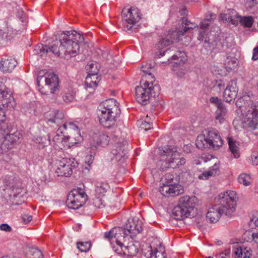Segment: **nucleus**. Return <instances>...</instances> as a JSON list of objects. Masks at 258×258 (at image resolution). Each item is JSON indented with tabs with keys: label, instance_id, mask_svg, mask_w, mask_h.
<instances>
[{
	"label": "nucleus",
	"instance_id": "obj_57",
	"mask_svg": "<svg viewBox=\"0 0 258 258\" xmlns=\"http://www.w3.org/2000/svg\"><path fill=\"white\" fill-rule=\"evenodd\" d=\"M17 16L22 22H24L26 21V15L23 11H18Z\"/></svg>",
	"mask_w": 258,
	"mask_h": 258
},
{
	"label": "nucleus",
	"instance_id": "obj_54",
	"mask_svg": "<svg viewBox=\"0 0 258 258\" xmlns=\"http://www.w3.org/2000/svg\"><path fill=\"white\" fill-rule=\"evenodd\" d=\"M250 235L251 239L253 240L255 243H258V232L256 233H252L251 234L250 231L246 232L244 233V236Z\"/></svg>",
	"mask_w": 258,
	"mask_h": 258
},
{
	"label": "nucleus",
	"instance_id": "obj_30",
	"mask_svg": "<svg viewBox=\"0 0 258 258\" xmlns=\"http://www.w3.org/2000/svg\"><path fill=\"white\" fill-rule=\"evenodd\" d=\"M4 111L0 106V117L3 115ZM12 131V128L7 122L0 119V144L4 139Z\"/></svg>",
	"mask_w": 258,
	"mask_h": 258
},
{
	"label": "nucleus",
	"instance_id": "obj_11",
	"mask_svg": "<svg viewBox=\"0 0 258 258\" xmlns=\"http://www.w3.org/2000/svg\"><path fill=\"white\" fill-rule=\"evenodd\" d=\"M78 165V162L74 158H62L58 162L56 173L58 176H70L73 173V169Z\"/></svg>",
	"mask_w": 258,
	"mask_h": 258
},
{
	"label": "nucleus",
	"instance_id": "obj_35",
	"mask_svg": "<svg viewBox=\"0 0 258 258\" xmlns=\"http://www.w3.org/2000/svg\"><path fill=\"white\" fill-rule=\"evenodd\" d=\"M229 149L231 154L235 158H238L240 156L239 149L238 144L231 138L228 139Z\"/></svg>",
	"mask_w": 258,
	"mask_h": 258
},
{
	"label": "nucleus",
	"instance_id": "obj_23",
	"mask_svg": "<svg viewBox=\"0 0 258 258\" xmlns=\"http://www.w3.org/2000/svg\"><path fill=\"white\" fill-rule=\"evenodd\" d=\"M187 60L185 53L183 51H177L176 54L173 55L170 58L168 59V64H171L173 68L178 67L185 63Z\"/></svg>",
	"mask_w": 258,
	"mask_h": 258
},
{
	"label": "nucleus",
	"instance_id": "obj_58",
	"mask_svg": "<svg viewBox=\"0 0 258 258\" xmlns=\"http://www.w3.org/2000/svg\"><path fill=\"white\" fill-rule=\"evenodd\" d=\"M0 229L6 232H11L12 228L7 224H2L0 225Z\"/></svg>",
	"mask_w": 258,
	"mask_h": 258
},
{
	"label": "nucleus",
	"instance_id": "obj_1",
	"mask_svg": "<svg viewBox=\"0 0 258 258\" xmlns=\"http://www.w3.org/2000/svg\"><path fill=\"white\" fill-rule=\"evenodd\" d=\"M238 198L235 191L227 190L215 198L218 205L209 209L206 218L211 223L217 222L222 214L231 217L235 212Z\"/></svg>",
	"mask_w": 258,
	"mask_h": 258
},
{
	"label": "nucleus",
	"instance_id": "obj_21",
	"mask_svg": "<svg viewBox=\"0 0 258 258\" xmlns=\"http://www.w3.org/2000/svg\"><path fill=\"white\" fill-rule=\"evenodd\" d=\"M17 64V61L15 58L5 55L1 58L0 69L4 73H10L14 70Z\"/></svg>",
	"mask_w": 258,
	"mask_h": 258
},
{
	"label": "nucleus",
	"instance_id": "obj_25",
	"mask_svg": "<svg viewBox=\"0 0 258 258\" xmlns=\"http://www.w3.org/2000/svg\"><path fill=\"white\" fill-rule=\"evenodd\" d=\"M197 198L195 196H186L179 199L178 204L184 209L188 210L190 214L197 202Z\"/></svg>",
	"mask_w": 258,
	"mask_h": 258
},
{
	"label": "nucleus",
	"instance_id": "obj_53",
	"mask_svg": "<svg viewBox=\"0 0 258 258\" xmlns=\"http://www.w3.org/2000/svg\"><path fill=\"white\" fill-rule=\"evenodd\" d=\"M230 253L229 249H225L224 251L216 254V258H227L229 256Z\"/></svg>",
	"mask_w": 258,
	"mask_h": 258
},
{
	"label": "nucleus",
	"instance_id": "obj_18",
	"mask_svg": "<svg viewBox=\"0 0 258 258\" xmlns=\"http://www.w3.org/2000/svg\"><path fill=\"white\" fill-rule=\"evenodd\" d=\"M99 112H107L113 114H120V109L116 101L114 99H109L101 102L99 107Z\"/></svg>",
	"mask_w": 258,
	"mask_h": 258
},
{
	"label": "nucleus",
	"instance_id": "obj_56",
	"mask_svg": "<svg viewBox=\"0 0 258 258\" xmlns=\"http://www.w3.org/2000/svg\"><path fill=\"white\" fill-rule=\"evenodd\" d=\"M251 160L252 163L253 165L256 166L258 165V153L253 152L251 155Z\"/></svg>",
	"mask_w": 258,
	"mask_h": 258
},
{
	"label": "nucleus",
	"instance_id": "obj_17",
	"mask_svg": "<svg viewBox=\"0 0 258 258\" xmlns=\"http://www.w3.org/2000/svg\"><path fill=\"white\" fill-rule=\"evenodd\" d=\"M124 229L129 237L133 239L143 230L142 223L138 219H129Z\"/></svg>",
	"mask_w": 258,
	"mask_h": 258
},
{
	"label": "nucleus",
	"instance_id": "obj_22",
	"mask_svg": "<svg viewBox=\"0 0 258 258\" xmlns=\"http://www.w3.org/2000/svg\"><path fill=\"white\" fill-rule=\"evenodd\" d=\"M49 51L55 54H59L61 51L60 46L58 47L57 45L53 44L50 47H48L47 45L44 46L42 44H39L34 49L35 54H40L41 56L46 54Z\"/></svg>",
	"mask_w": 258,
	"mask_h": 258
},
{
	"label": "nucleus",
	"instance_id": "obj_14",
	"mask_svg": "<svg viewBox=\"0 0 258 258\" xmlns=\"http://www.w3.org/2000/svg\"><path fill=\"white\" fill-rule=\"evenodd\" d=\"M159 191L163 196L169 197L177 196L182 194L184 190L179 184H163L159 188Z\"/></svg>",
	"mask_w": 258,
	"mask_h": 258
},
{
	"label": "nucleus",
	"instance_id": "obj_47",
	"mask_svg": "<svg viewBox=\"0 0 258 258\" xmlns=\"http://www.w3.org/2000/svg\"><path fill=\"white\" fill-rule=\"evenodd\" d=\"M30 258H43L42 252L37 248L33 247L30 249Z\"/></svg>",
	"mask_w": 258,
	"mask_h": 258
},
{
	"label": "nucleus",
	"instance_id": "obj_59",
	"mask_svg": "<svg viewBox=\"0 0 258 258\" xmlns=\"http://www.w3.org/2000/svg\"><path fill=\"white\" fill-rule=\"evenodd\" d=\"M22 220L24 223L27 224L32 220V217L28 214H24L22 215Z\"/></svg>",
	"mask_w": 258,
	"mask_h": 258
},
{
	"label": "nucleus",
	"instance_id": "obj_2",
	"mask_svg": "<svg viewBox=\"0 0 258 258\" xmlns=\"http://www.w3.org/2000/svg\"><path fill=\"white\" fill-rule=\"evenodd\" d=\"M56 39L59 40L61 50L67 59L78 54L80 45L84 40L83 36L75 30L62 32L56 36Z\"/></svg>",
	"mask_w": 258,
	"mask_h": 258
},
{
	"label": "nucleus",
	"instance_id": "obj_12",
	"mask_svg": "<svg viewBox=\"0 0 258 258\" xmlns=\"http://www.w3.org/2000/svg\"><path fill=\"white\" fill-rule=\"evenodd\" d=\"M244 125L250 130L258 128V102L251 104L244 118Z\"/></svg>",
	"mask_w": 258,
	"mask_h": 258
},
{
	"label": "nucleus",
	"instance_id": "obj_51",
	"mask_svg": "<svg viewBox=\"0 0 258 258\" xmlns=\"http://www.w3.org/2000/svg\"><path fill=\"white\" fill-rule=\"evenodd\" d=\"M250 180L249 176L245 174H240L238 178V182L245 186L249 185L250 184Z\"/></svg>",
	"mask_w": 258,
	"mask_h": 258
},
{
	"label": "nucleus",
	"instance_id": "obj_33",
	"mask_svg": "<svg viewBox=\"0 0 258 258\" xmlns=\"http://www.w3.org/2000/svg\"><path fill=\"white\" fill-rule=\"evenodd\" d=\"M219 169V165L215 163L214 166L210 168L208 171H205L200 174L199 178L202 179H207L210 176L216 175L218 173Z\"/></svg>",
	"mask_w": 258,
	"mask_h": 258
},
{
	"label": "nucleus",
	"instance_id": "obj_52",
	"mask_svg": "<svg viewBox=\"0 0 258 258\" xmlns=\"http://www.w3.org/2000/svg\"><path fill=\"white\" fill-rule=\"evenodd\" d=\"M210 102L216 105L217 108L223 106V104L221 102V100H220L217 97H212L210 99Z\"/></svg>",
	"mask_w": 258,
	"mask_h": 258
},
{
	"label": "nucleus",
	"instance_id": "obj_40",
	"mask_svg": "<svg viewBox=\"0 0 258 258\" xmlns=\"http://www.w3.org/2000/svg\"><path fill=\"white\" fill-rule=\"evenodd\" d=\"M86 69L88 71L89 75H98L99 66L96 62H91L86 66Z\"/></svg>",
	"mask_w": 258,
	"mask_h": 258
},
{
	"label": "nucleus",
	"instance_id": "obj_7",
	"mask_svg": "<svg viewBox=\"0 0 258 258\" xmlns=\"http://www.w3.org/2000/svg\"><path fill=\"white\" fill-rule=\"evenodd\" d=\"M181 21V29L169 31L168 34L162 38L156 44L157 49L161 50L164 47L169 46L174 42H178L188 30L198 27L197 24L189 22L187 18H183Z\"/></svg>",
	"mask_w": 258,
	"mask_h": 258
},
{
	"label": "nucleus",
	"instance_id": "obj_3",
	"mask_svg": "<svg viewBox=\"0 0 258 258\" xmlns=\"http://www.w3.org/2000/svg\"><path fill=\"white\" fill-rule=\"evenodd\" d=\"M56 134L53 138V142L56 144L59 142L66 144L68 148L82 140L78 122H69L63 123L57 130Z\"/></svg>",
	"mask_w": 258,
	"mask_h": 258
},
{
	"label": "nucleus",
	"instance_id": "obj_50",
	"mask_svg": "<svg viewBox=\"0 0 258 258\" xmlns=\"http://www.w3.org/2000/svg\"><path fill=\"white\" fill-rule=\"evenodd\" d=\"M91 246V243L90 241L80 242L77 243L78 248L82 252L88 251Z\"/></svg>",
	"mask_w": 258,
	"mask_h": 258
},
{
	"label": "nucleus",
	"instance_id": "obj_39",
	"mask_svg": "<svg viewBox=\"0 0 258 258\" xmlns=\"http://www.w3.org/2000/svg\"><path fill=\"white\" fill-rule=\"evenodd\" d=\"M139 251L138 246L134 243L131 242L128 243L127 246H124V254L130 256L135 255Z\"/></svg>",
	"mask_w": 258,
	"mask_h": 258
},
{
	"label": "nucleus",
	"instance_id": "obj_6",
	"mask_svg": "<svg viewBox=\"0 0 258 258\" xmlns=\"http://www.w3.org/2000/svg\"><path fill=\"white\" fill-rule=\"evenodd\" d=\"M196 145L201 150L206 148L216 150L222 146L223 140L217 130L210 128L197 137Z\"/></svg>",
	"mask_w": 258,
	"mask_h": 258
},
{
	"label": "nucleus",
	"instance_id": "obj_5",
	"mask_svg": "<svg viewBox=\"0 0 258 258\" xmlns=\"http://www.w3.org/2000/svg\"><path fill=\"white\" fill-rule=\"evenodd\" d=\"M144 78L141 79L140 85L136 87L135 97L137 101L146 105L149 102L152 97H155L160 94V86L158 84H153Z\"/></svg>",
	"mask_w": 258,
	"mask_h": 258
},
{
	"label": "nucleus",
	"instance_id": "obj_63",
	"mask_svg": "<svg viewBox=\"0 0 258 258\" xmlns=\"http://www.w3.org/2000/svg\"><path fill=\"white\" fill-rule=\"evenodd\" d=\"M250 222H253L255 226L256 227H258V217L256 218V217H252L250 218Z\"/></svg>",
	"mask_w": 258,
	"mask_h": 258
},
{
	"label": "nucleus",
	"instance_id": "obj_61",
	"mask_svg": "<svg viewBox=\"0 0 258 258\" xmlns=\"http://www.w3.org/2000/svg\"><path fill=\"white\" fill-rule=\"evenodd\" d=\"M209 20L208 19H205L201 23L200 26L202 29L205 30L209 26Z\"/></svg>",
	"mask_w": 258,
	"mask_h": 258
},
{
	"label": "nucleus",
	"instance_id": "obj_13",
	"mask_svg": "<svg viewBox=\"0 0 258 258\" xmlns=\"http://www.w3.org/2000/svg\"><path fill=\"white\" fill-rule=\"evenodd\" d=\"M104 237L110 242H124L129 240L130 238L126 231L124 228L119 227H114L109 231L105 232Z\"/></svg>",
	"mask_w": 258,
	"mask_h": 258
},
{
	"label": "nucleus",
	"instance_id": "obj_8",
	"mask_svg": "<svg viewBox=\"0 0 258 258\" xmlns=\"http://www.w3.org/2000/svg\"><path fill=\"white\" fill-rule=\"evenodd\" d=\"M44 71L39 72L37 78L39 91L44 95L56 94L59 91V79L57 75L50 73L45 76Z\"/></svg>",
	"mask_w": 258,
	"mask_h": 258
},
{
	"label": "nucleus",
	"instance_id": "obj_9",
	"mask_svg": "<svg viewBox=\"0 0 258 258\" xmlns=\"http://www.w3.org/2000/svg\"><path fill=\"white\" fill-rule=\"evenodd\" d=\"M141 19L140 10L137 7H132L127 10H123L122 23L123 30L127 31L136 29Z\"/></svg>",
	"mask_w": 258,
	"mask_h": 258
},
{
	"label": "nucleus",
	"instance_id": "obj_34",
	"mask_svg": "<svg viewBox=\"0 0 258 258\" xmlns=\"http://www.w3.org/2000/svg\"><path fill=\"white\" fill-rule=\"evenodd\" d=\"M33 141L36 144H38V147L40 149L44 148L50 143V137L48 135L44 137L39 136L34 137Z\"/></svg>",
	"mask_w": 258,
	"mask_h": 258
},
{
	"label": "nucleus",
	"instance_id": "obj_10",
	"mask_svg": "<svg viewBox=\"0 0 258 258\" xmlns=\"http://www.w3.org/2000/svg\"><path fill=\"white\" fill-rule=\"evenodd\" d=\"M87 197V196L83 188H75L68 196L66 202L67 206L70 209H78L85 203Z\"/></svg>",
	"mask_w": 258,
	"mask_h": 258
},
{
	"label": "nucleus",
	"instance_id": "obj_41",
	"mask_svg": "<svg viewBox=\"0 0 258 258\" xmlns=\"http://www.w3.org/2000/svg\"><path fill=\"white\" fill-rule=\"evenodd\" d=\"M237 17V13L234 10H229L228 14H221L220 17L222 19H225L226 21L230 22L234 24L235 19Z\"/></svg>",
	"mask_w": 258,
	"mask_h": 258
},
{
	"label": "nucleus",
	"instance_id": "obj_37",
	"mask_svg": "<svg viewBox=\"0 0 258 258\" xmlns=\"http://www.w3.org/2000/svg\"><path fill=\"white\" fill-rule=\"evenodd\" d=\"M245 7L247 11L251 14L258 11V0H244Z\"/></svg>",
	"mask_w": 258,
	"mask_h": 258
},
{
	"label": "nucleus",
	"instance_id": "obj_32",
	"mask_svg": "<svg viewBox=\"0 0 258 258\" xmlns=\"http://www.w3.org/2000/svg\"><path fill=\"white\" fill-rule=\"evenodd\" d=\"M100 80V77L98 75H88L85 80L86 88L94 90L97 87Z\"/></svg>",
	"mask_w": 258,
	"mask_h": 258
},
{
	"label": "nucleus",
	"instance_id": "obj_19",
	"mask_svg": "<svg viewBox=\"0 0 258 258\" xmlns=\"http://www.w3.org/2000/svg\"><path fill=\"white\" fill-rule=\"evenodd\" d=\"M238 91L236 81H231L224 90L223 93L224 100L229 103L233 101L237 97Z\"/></svg>",
	"mask_w": 258,
	"mask_h": 258
},
{
	"label": "nucleus",
	"instance_id": "obj_64",
	"mask_svg": "<svg viewBox=\"0 0 258 258\" xmlns=\"http://www.w3.org/2000/svg\"><path fill=\"white\" fill-rule=\"evenodd\" d=\"M179 12L181 15H184L187 13V10L185 8H183L181 10H180Z\"/></svg>",
	"mask_w": 258,
	"mask_h": 258
},
{
	"label": "nucleus",
	"instance_id": "obj_36",
	"mask_svg": "<svg viewBox=\"0 0 258 258\" xmlns=\"http://www.w3.org/2000/svg\"><path fill=\"white\" fill-rule=\"evenodd\" d=\"M227 109L223 106L217 108L215 112V119L220 123H222L225 120Z\"/></svg>",
	"mask_w": 258,
	"mask_h": 258
},
{
	"label": "nucleus",
	"instance_id": "obj_26",
	"mask_svg": "<svg viewBox=\"0 0 258 258\" xmlns=\"http://www.w3.org/2000/svg\"><path fill=\"white\" fill-rule=\"evenodd\" d=\"M0 94L3 98L2 104L8 109H14L16 106V103L11 92L0 90Z\"/></svg>",
	"mask_w": 258,
	"mask_h": 258
},
{
	"label": "nucleus",
	"instance_id": "obj_49",
	"mask_svg": "<svg viewBox=\"0 0 258 258\" xmlns=\"http://www.w3.org/2000/svg\"><path fill=\"white\" fill-rule=\"evenodd\" d=\"M240 23L244 27L250 28L253 23V19L251 16L243 17L241 19Z\"/></svg>",
	"mask_w": 258,
	"mask_h": 258
},
{
	"label": "nucleus",
	"instance_id": "obj_31",
	"mask_svg": "<svg viewBox=\"0 0 258 258\" xmlns=\"http://www.w3.org/2000/svg\"><path fill=\"white\" fill-rule=\"evenodd\" d=\"M95 195L96 196L104 197L109 188L107 182L97 181L95 182Z\"/></svg>",
	"mask_w": 258,
	"mask_h": 258
},
{
	"label": "nucleus",
	"instance_id": "obj_24",
	"mask_svg": "<svg viewBox=\"0 0 258 258\" xmlns=\"http://www.w3.org/2000/svg\"><path fill=\"white\" fill-rule=\"evenodd\" d=\"M154 63L151 61L144 63L141 67V70L144 73V74L142 75L141 79H143L145 78V79L148 80L150 82H154L155 78L152 74L154 71Z\"/></svg>",
	"mask_w": 258,
	"mask_h": 258
},
{
	"label": "nucleus",
	"instance_id": "obj_28",
	"mask_svg": "<svg viewBox=\"0 0 258 258\" xmlns=\"http://www.w3.org/2000/svg\"><path fill=\"white\" fill-rule=\"evenodd\" d=\"M18 31L14 29L11 24L6 23L5 27L0 29V36L3 39L11 40L18 33Z\"/></svg>",
	"mask_w": 258,
	"mask_h": 258
},
{
	"label": "nucleus",
	"instance_id": "obj_16",
	"mask_svg": "<svg viewBox=\"0 0 258 258\" xmlns=\"http://www.w3.org/2000/svg\"><path fill=\"white\" fill-rule=\"evenodd\" d=\"M22 134L18 131L11 132L2 140L0 144V148L2 150L12 148V145L19 142L22 138Z\"/></svg>",
	"mask_w": 258,
	"mask_h": 258
},
{
	"label": "nucleus",
	"instance_id": "obj_38",
	"mask_svg": "<svg viewBox=\"0 0 258 258\" xmlns=\"http://www.w3.org/2000/svg\"><path fill=\"white\" fill-rule=\"evenodd\" d=\"M150 258H166L164 248L160 247L158 249H152L150 252Z\"/></svg>",
	"mask_w": 258,
	"mask_h": 258
},
{
	"label": "nucleus",
	"instance_id": "obj_46",
	"mask_svg": "<svg viewBox=\"0 0 258 258\" xmlns=\"http://www.w3.org/2000/svg\"><path fill=\"white\" fill-rule=\"evenodd\" d=\"M165 181L163 184H178V180L177 177H175L174 175L171 173H167L165 176Z\"/></svg>",
	"mask_w": 258,
	"mask_h": 258
},
{
	"label": "nucleus",
	"instance_id": "obj_15",
	"mask_svg": "<svg viewBox=\"0 0 258 258\" xmlns=\"http://www.w3.org/2000/svg\"><path fill=\"white\" fill-rule=\"evenodd\" d=\"M114 138H115L114 140L115 143L111 153L116 160L119 161L126 154V146L127 145V142L122 139H118L116 137H114Z\"/></svg>",
	"mask_w": 258,
	"mask_h": 258
},
{
	"label": "nucleus",
	"instance_id": "obj_62",
	"mask_svg": "<svg viewBox=\"0 0 258 258\" xmlns=\"http://www.w3.org/2000/svg\"><path fill=\"white\" fill-rule=\"evenodd\" d=\"M206 33V32L205 30L203 29L202 30H200L198 39L200 41H203L205 37Z\"/></svg>",
	"mask_w": 258,
	"mask_h": 258
},
{
	"label": "nucleus",
	"instance_id": "obj_48",
	"mask_svg": "<svg viewBox=\"0 0 258 258\" xmlns=\"http://www.w3.org/2000/svg\"><path fill=\"white\" fill-rule=\"evenodd\" d=\"M63 101L66 103L72 102L75 98V94L72 90H68L65 92L62 96Z\"/></svg>",
	"mask_w": 258,
	"mask_h": 258
},
{
	"label": "nucleus",
	"instance_id": "obj_20",
	"mask_svg": "<svg viewBox=\"0 0 258 258\" xmlns=\"http://www.w3.org/2000/svg\"><path fill=\"white\" fill-rule=\"evenodd\" d=\"M98 114L100 123L106 128L114 126L118 115L107 112H100Z\"/></svg>",
	"mask_w": 258,
	"mask_h": 258
},
{
	"label": "nucleus",
	"instance_id": "obj_43",
	"mask_svg": "<svg viewBox=\"0 0 258 258\" xmlns=\"http://www.w3.org/2000/svg\"><path fill=\"white\" fill-rule=\"evenodd\" d=\"M113 250L118 254H124V246H123L122 242H110Z\"/></svg>",
	"mask_w": 258,
	"mask_h": 258
},
{
	"label": "nucleus",
	"instance_id": "obj_29",
	"mask_svg": "<svg viewBox=\"0 0 258 258\" xmlns=\"http://www.w3.org/2000/svg\"><path fill=\"white\" fill-rule=\"evenodd\" d=\"M188 210L183 208L179 204L172 210V217L177 220H181L190 215Z\"/></svg>",
	"mask_w": 258,
	"mask_h": 258
},
{
	"label": "nucleus",
	"instance_id": "obj_4",
	"mask_svg": "<svg viewBox=\"0 0 258 258\" xmlns=\"http://www.w3.org/2000/svg\"><path fill=\"white\" fill-rule=\"evenodd\" d=\"M159 154L160 159L157 162V166L160 170L176 168L185 163V159L177 151L176 147L165 146L159 149Z\"/></svg>",
	"mask_w": 258,
	"mask_h": 258
},
{
	"label": "nucleus",
	"instance_id": "obj_55",
	"mask_svg": "<svg viewBox=\"0 0 258 258\" xmlns=\"http://www.w3.org/2000/svg\"><path fill=\"white\" fill-rule=\"evenodd\" d=\"M234 258H239L242 255V249L241 247H237L233 252Z\"/></svg>",
	"mask_w": 258,
	"mask_h": 258
},
{
	"label": "nucleus",
	"instance_id": "obj_45",
	"mask_svg": "<svg viewBox=\"0 0 258 258\" xmlns=\"http://www.w3.org/2000/svg\"><path fill=\"white\" fill-rule=\"evenodd\" d=\"M104 197L96 196L93 199V205L96 208L101 209L105 207V203L103 200Z\"/></svg>",
	"mask_w": 258,
	"mask_h": 258
},
{
	"label": "nucleus",
	"instance_id": "obj_60",
	"mask_svg": "<svg viewBox=\"0 0 258 258\" xmlns=\"http://www.w3.org/2000/svg\"><path fill=\"white\" fill-rule=\"evenodd\" d=\"M252 59L254 61L258 60V45L253 49Z\"/></svg>",
	"mask_w": 258,
	"mask_h": 258
},
{
	"label": "nucleus",
	"instance_id": "obj_42",
	"mask_svg": "<svg viewBox=\"0 0 258 258\" xmlns=\"http://www.w3.org/2000/svg\"><path fill=\"white\" fill-rule=\"evenodd\" d=\"M138 125L141 130L148 131L152 127V122L149 121L148 117L147 116L145 120L141 119L138 121Z\"/></svg>",
	"mask_w": 258,
	"mask_h": 258
},
{
	"label": "nucleus",
	"instance_id": "obj_27",
	"mask_svg": "<svg viewBox=\"0 0 258 258\" xmlns=\"http://www.w3.org/2000/svg\"><path fill=\"white\" fill-rule=\"evenodd\" d=\"M92 139L97 145L105 147L108 145L110 138L106 133L103 132H97L92 135Z\"/></svg>",
	"mask_w": 258,
	"mask_h": 258
},
{
	"label": "nucleus",
	"instance_id": "obj_44",
	"mask_svg": "<svg viewBox=\"0 0 258 258\" xmlns=\"http://www.w3.org/2000/svg\"><path fill=\"white\" fill-rule=\"evenodd\" d=\"M63 117V113L61 111H57L55 112L54 117L49 119L48 121L49 122L54 123L58 126L60 123H61V120Z\"/></svg>",
	"mask_w": 258,
	"mask_h": 258
}]
</instances>
